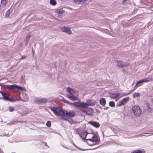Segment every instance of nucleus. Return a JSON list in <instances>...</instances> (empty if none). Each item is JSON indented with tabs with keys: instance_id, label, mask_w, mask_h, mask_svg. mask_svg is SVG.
Masks as SVG:
<instances>
[{
	"instance_id": "f257e3e1",
	"label": "nucleus",
	"mask_w": 153,
	"mask_h": 153,
	"mask_svg": "<svg viewBox=\"0 0 153 153\" xmlns=\"http://www.w3.org/2000/svg\"><path fill=\"white\" fill-rule=\"evenodd\" d=\"M51 110L54 113L57 117H63L65 116V110L60 108L56 107H50Z\"/></svg>"
},
{
	"instance_id": "f03ea898",
	"label": "nucleus",
	"mask_w": 153,
	"mask_h": 153,
	"mask_svg": "<svg viewBox=\"0 0 153 153\" xmlns=\"http://www.w3.org/2000/svg\"><path fill=\"white\" fill-rule=\"evenodd\" d=\"M4 87L12 91L15 92H18L19 91H25V89L24 87H22L16 85H4Z\"/></svg>"
},
{
	"instance_id": "7ed1b4c3",
	"label": "nucleus",
	"mask_w": 153,
	"mask_h": 153,
	"mask_svg": "<svg viewBox=\"0 0 153 153\" xmlns=\"http://www.w3.org/2000/svg\"><path fill=\"white\" fill-rule=\"evenodd\" d=\"M1 94L2 96H3V97H0V99H2L4 100L12 102L19 101V100L18 99H16L15 100L10 98L9 97V94H7L2 91Z\"/></svg>"
},
{
	"instance_id": "20e7f679",
	"label": "nucleus",
	"mask_w": 153,
	"mask_h": 153,
	"mask_svg": "<svg viewBox=\"0 0 153 153\" xmlns=\"http://www.w3.org/2000/svg\"><path fill=\"white\" fill-rule=\"evenodd\" d=\"M134 115L136 117L140 116L142 112V111L139 106L134 105L132 108Z\"/></svg>"
},
{
	"instance_id": "39448f33",
	"label": "nucleus",
	"mask_w": 153,
	"mask_h": 153,
	"mask_svg": "<svg viewBox=\"0 0 153 153\" xmlns=\"http://www.w3.org/2000/svg\"><path fill=\"white\" fill-rule=\"evenodd\" d=\"M117 65L119 68H122L124 67H127L129 66V64L125 62L123 63V62L120 60H117Z\"/></svg>"
},
{
	"instance_id": "423d86ee",
	"label": "nucleus",
	"mask_w": 153,
	"mask_h": 153,
	"mask_svg": "<svg viewBox=\"0 0 153 153\" xmlns=\"http://www.w3.org/2000/svg\"><path fill=\"white\" fill-rule=\"evenodd\" d=\"M67 117H74L75 115V113L74 111H65V116Z\"/></svg>"
},
{
	"instance_id": "0eeeda50",
	"label": "nucleus",
	"mask_w": 153,
	"mask_h": 153,
	"mask_svg": "<svg viewBox=\"0 0 153 153\" xmlns=\"http://www.w3.org/2000/svg\"><path fill=\"white\" fill-rule=\"evenodd\" d=\"M90 134H92L94 135L92 136V138H90V139H85V140H88L91 141L93 142H95V143H97V142H99V140L98 139L97 137V136H95L94 135V133H92Z\"/></svg>"
},
{
	"instance_id": "6e6552de",
	"label": "nucleus",
	"mask_w": 153,
	"mask_h": 153,
	"mask_svg": "<svg viewBox=\"0 0 153 153\" xmlns=\"http://www.w3.org/2000/svg\"><path fill=\"white\" fill-rule=\"evenodd\" d=\"M61 30L62 31L67 33L71 34V31L69 27L62 26L61 28Z\"/></svg>"
},
{
	"instance_id": "1a4fd4ad",
	"label": "nucleus",
	"mask_w": 153,
	"mask_h": 153,
	"mask_svg": "<svg viewBox=\"0 0 153 153\" xmlns=\"http://www.w3.org/2000/svg\"><path fill=\"white\" fill-rule=\"evenodd\" d=\"M88 123L96 128H99L100 126L99 123L97 122L90 121L88 122Z\"/></svg>"
},
{
	"instance_id": "9d476101",
	"label": "nucleus",
	"mask_w": 153,
	"mask_h": 153,
	"mask_svg": "<svg viewBox=\"0 0 153 153\" xmlns=\"http://www.w3.org/2000/svg\"><path fill=\"white\" fill-rule=\"evenodd\" d=\"M74 107H81L82 108H85L83 102H77L74 103Z\"/></svg>"
},
{
	"instance_id": "9b49d317",
	"label": "nucleus",
	"mask_w": 153,
	"mask_h": 153,
	"mask_svg": "<svg viewBox=\"0 0 153 153\" xmlns=\"http://www.w3.org/2000/svg\"><path fill=\"white\" fill-rule=\"evenodd\" d=\"M92 101V100H89L87 101V102L86 103L84 102V108H86L88 106H91L93 105L94 104V102H93Z\"/></svg>"
},
{
	"instance_id": "f8f14e48",
	"label": "nucleus",
	"mask_w": 153,
	"mask_h": 153,
	"mask_svg": "<svg viewBox=\"0 0 153 153\" xmlns=\"http://www.w3.org/2000/svg\"><path fill=\"white\" fill-rule=\"evenodd\" d=\"M87 131H84L82 132L79 134L80 137L83 139L85 140V139L86 136L88 134H89Z\"/></svg>"
},
{
	"instance_id": "ddd939ff",
	"label": "nucleus",
	"mask_w": 153,
	"mask_h": 153,
	"mask_svg": "<svg viewBox=\"0 0 153 153\" xmlns=\"http://www.w3.org/2000/svg\"><path fill=\"white\" fill-rule=\"evenodd\" d=\"M72 94H67V97L70 100L73 101H75L77 99V97L74 96Z\"/></svg>"
},
{
	"instance_id": "4468645a",
	"label": "nucleus",
	"mask_w": 153,
	"mask_h": 153,
	"mask_svg": "<svg viewBox=\"0 0 153 153\" xmlns=\"http://www.w3.org/2000/svg\"><path fill=\"white\" fill-rule=\"evenodd\" d=\"M47 101V99L46 98L36 99V101L41 103H45Z\"/></svg>"
},
{
	"instance_id": "2eb2a0df",
	"label": "nucleus",
	"mask_w": 153,
	"mask_h": 153,
	"mask_svg": "<svg viewBox=\"0 0 153 153\" xmlns=\"http://www.w3.org/2000/svg\"><path fill=\"white\" fill-rule=\"evenodd\" d=\"M147 82L145 79H141L138 81L136 84V86H137V87L140 86L141 85V84L143 82Z\"/></svg>"
},
{
	"instance_id": "dca6fc26",
	"label": "nucleus",
	"mask_w": 153,
	"mask_h": 153,
	"mask_svg": "<svg viewBox=\"0 0 153 153\" xmlns=\"http://www.w3.org/2000/svg\"><path fill=\"white\" fill-rule=\"evenodd\" d=\"M92 109L91 108H88L86 110V114L89 116H92Z\"/></svg>"
},
{
	"instance_id": "f3484780",
	"label": "nucleus",
	"mask_w": 153,
	"mask_h": 153,
	"mask_svg": "<svg viewBox=\"0 0 153 153\" xmlns=\"http://www.w3.org/2000/svg\"><path fill=\"white\" fill-rule=\"evenodd\" d=\"M129 99V97H127L123 98L120 101L121 102L123 105H124L128 101Z\"/></svg>"
},
{
	"instance_id": "a211bd4d",
	"label": "nucleus",
	"mask_w": 153,
	"mask_h": 153,
	"mask_svg": "<svg viewBox=\"0 0 153 153\" xmlns=\"http://www.w3.org/2000/svg\"><path fill=\"white\" fill-rule=\"evenodd\" d=\"M106 101L104 98H101L100 100V104L104 106L106 104Z\"/></svg>"
},
{
	"instance_id": "6ab92c4d",
	"label": "nucleus",
	"mask_w": 153,
	"mask_h": 153,
	"mask_svg": "<svg viewBox=\"0 0 153 153\" xmlns=\"http://www.w3.org/2000/svg\"><path fill=\"white\" fill-rule=\"evenodd\" d=\"M120 94L118 93H114L111 95L110 97L112 99H115L120 96Z\"/></svg>"
},
{
	"instance_id": "aec40b11",
	"label": "nucleus",
	"mask_w": 153,
	"mask_h": 153,
	"mask_svg": "<svg viewBox=\"0 0 153 153\" xmlns=\"http://www.w3.org/2000/svg\"><path fill=\"white\" fill-rule=\"evenodd\" d=\"M146 82H148L152 80V76L151 75H148L147 77L145 78Z\"/></svg>"
},
{
	"instance_id": "412c9836",
	"label": "nucleus",
	"mask_w": 153,
	"mask_h": 153,
	"mask_svg": "<svg viewBox=\"0 0 153 153\" xmlns=\"http://www.w3.org/2000/svg\"><path fill=\"white\" fill-rule=\"evenodd\" d=\"M67 89L68 92V94H74V91L73 89L70 87H68Z\"/></svg>"
},
{
	"instance_id": "4be33fe9",
	"label": "nucleus",
	"mask_w": 153,
	"mask_h": 153,
	"mask_svg": "<svg viewBox=\"0 0 153 153\" xmlns=\"http://www.w3.org/2000/svg\"><path fill=\"white\" fill-rule=\"evenodd\" d=\"M86 0H74L73 2L75 3L80 4L84 2Z\"/></svg>"
},
{
	"instance_id": "5701e85b",
	"label": "nucleus",
	"mask_w": 153,
	"mask_h": 153,
	"mask_svg": "<svg viewBox=\"0 0 153 153\" xmlns=\"http://www.w3.org/2000/svg\"><path fill=\"white\" fill-rule=\"evenodd\" d=\"M65 11L62 9H59V10H56V12L60 14H62L65 13Z\"/></svg>"
},
{
	"instance_id": "b1692460",
	"label": "nucleus",
	"mask_w": 153,
	"mask_h": 153,
	"mask_svg": "<svg viewBox=\"0 0 153 153\" xmlns=\"http://www.w3.org/2000/svg\"><path fill=\"white\" fill-rule=\"evenodd\" d=\"M146 105L147 107V109L148 112H150L152 111V108L149 106V103H147Z\"/></svg>"
},
{
	"instance_id": "393cba45",
	"label": "nucleus",
	"mask_w": 153,
	"mask_h": 153,
	"mask_svg": "<svg viewBox=\"0 0 153 153\" xmlns=\"http://www.w3.org/2000/svg\"><path fill=\"white\" fill-rule=\"evenodd\" d=\"M50 4L52 5H55L56 4V2L55 0H50Z\"/></svg>"
},
{
	"instance_id": "a878e982",
	"label": "nucleus",
	"mask_w": 153,
	"mask_h": 153,
	"mask_svg": "<svg viewBox=\"0 0 153 153\" xmlns=\"http://www.w3.org/2000/svg\"><path fill=\"white\" fill-rule=\"evenodd\" d=\"M10 14V9L8 10H7L5 13V16L6 17H7L9 16Z\"/></svg>"
},
{
	"instance_id": "bb28decb",
	"label": "nucleus",
	"mask_w": 153,
	"mask_h": 153,
	"mask_svg": "<svg viewBox=\"0 0 153 153\" xmlns=\"http://www.w3.org/2000/svg\"><path fill=\"white\" fill-rule=\"evenodd\" d=\"M23 98L25 100L24 101H26L28 99V95L26 94H23Z\"/></svg>"
},
{
	"instance_id": "cd10ccee",
	"label": "nucleus",
	"mask_w": 153,
	"mask_h": 153,
	"mask_svg": "<svg viewBox=\"0 0 153 153\" xmlns=\"http://www.w3.org/2000/svg\"><path fill=\"white\" fill-rule=\"evenodd\" d=\"M109 105L111 107H114L115 106V103L113 101H110L109 102Z\"/></svg>"
},
{
	"instance_id": "c85d7f7f",
	"label": "nucleus",
	"mask_w": 153,
	"mask_h": 153,
	"mask_svg": "<svg viewBox=\"0 0 153 153\" xmlns=\"http://www.w3.org/2000/svg\"><path fill=\"white\" fill-rule=\"evenodd\" d=\"M7 0H1V4L5 5L7 3Z\"/></svg>"
},
{
	"instance_id": "c756f323",
	"label": "nucleus",
	"mask_w": 153,
	"mask_h": 153,
	"mask_svg": "<svg viewBox=\"0 0 153 153\" xmlns=\"http://www.w3.org/2000/svg\"><path fill=\"white\" fill-rule=\"evenodd\" d=\"M140 94L139 93H135L133 95V97L134 98H135L136 97H138L140 96Z\"/></svg>"
},
{
	"instance_id": "7c9ffc66",
	"label": "nucleus",
	"mask_w": 153,
	"mask_h": 153,
	"mask_svg": "<svg viewBox=\"0 0 153 153\" xmlns=\"http://www.w3.org/2000/svg\"><path fill=\"white\" fill-rule=\"evenodd\" d=\"M8 108L9 111L11 112L13 111L14 110V108L11 106H9Z\"/></svg>"
},
{
	"instance_id": "2f4dec72",
	"label": "nucleus",
	"mask_w": 153,
	"mask_h": 153,
	"mask_svg": "<svg viewBox=\"0 0 153 153\" xmlns=\"http://www.w3.org/2000/svg\"><path fill=\"white\" fill-rule=\"evenodd\" d=\"M46 125L48 127H50L51 126V122L50 121H48L46 123Z\"/></svg>"
},
{
	"instance_id": "473e14b6",
	"label": "nucleus",
	"mask_w": 153,
	"mask_h": 153,
	"mask_svg": "<svg viewBox=\"0 0 153 153\" xmlns=\"http://www.w3.org/2000/svg\"><path fill=\"white\" fill-rule=\"evenodd\" d=\"M132 153H142V152L141 150H137L133 151Z\"/></svg>"
},
{
	"instance_id": "72a5a7b5",
	"label": "nucleus",
	"mask_w": 153,
	"mask_h": 153,
	"mask_svg": "<svg viewBox=\"0 0 153 153\" xmlns=\"http://www.w3.org/2000/svg\"><path fill=\"white\" fill-rule=\"evenodd\" d=\"M73 145L76 148L78 149H79L80 150L83 151H86V149H81L80 148H79L75 144H74V143H73Z\"/></svg>"
},
{
	"instance_id": "f704fd0d",
	"label": "nucleus",
	"mask_w": 153,
	"mask_h": 153,
	"mask_svg": "<svg viewBox=\"0 0 153 153\" xmlns=\"http://www.w3.org/2000/svg\"><path fill=\"white\" fill-rule=\"evenodd\" d=\"M122 105H123V104L121 101L118 102L117 104V106H120Z\"/></svg>"
},
{
	"instance_id": "c9c22d12",
	"label": "nucleus",
	"mask_w": 153,
	"mask_h": 153,
	"mask_svg": "<svg viewBox=\"0 0 153 153\" xmlns=\"http://www.w3.org/2000/svg\"><path fill=\"white\" fill-rule=\"evenodd\" d=\"M62 101L64 102L65 103H66L68 104H69V102L67 100L65 99L64 98L62 100Z\"/></svg>"
},
{
	"instance_id": "e433bc0d",
	"label": "nucleus",
	"mask_w": 153,
	"mask_h": 153,
	"mask_svg": "<svg viewBox=\"0 0 153 153\" xmlns=\"http://www.w3.org/2000/svg\"><path fill=\"white\" fill-rule=\"evenodd\" d=\"M62 119H63V120H64L66 121H67L68 122H69V123H71V122L69 120H68V119H67V118H63Z\"/></svg>"
},
{
	"instance_id": "4c0bfd02",
	"label": "nucleus",
	"mask_w": 153,
	"mask_h": 153,
	"mask_svg": "<svg viewBox=\"0 0 153 153\" xmlns=\"http://www.w3.org/2000/svg\"><path fill=\"white\" fill-rule=\"evenodd\" d=\"M0 136H6V137H8V134H4L3 135H0Z\"/></svg>"
},
{
	"instance_id": "58836bf2",
	"label": "nucleus",
	"mask_w": 153,
	"mask_h": 153,
	"mask_svg": "<svg viewBox=\"0 0 153 153\" xmlns=\"http://www.w3.org/2000/svg\"><path fill=\"white\" fill-rule=\"evenodd\" d=\"M98 148V147H95V148H93L92 149H86V150H94V149H95L97 148Z\"/></svg>"
},
{
	"instance_id": "ea45409f",
	"label": "nucleus",
	"mask_w": 153,
	"mask_h": 153,
	"mask_svg": "<svg viewBox=\"0 0 153 153\" xmlns=\"http://www.w3.org/2000/svg\"><path fill=\"white\" fill-rule=\"evenodd\" d=\"M87 143L88 144V145L89 146H93L94 145V144H90V143H89L88 142H87Z\"/></svg>"
},
{
	"instance_id": "a19ab883",
	"label": "nucleus",
	"mask_w": 153,
	"mask_h": 153,
	"mask_svg": "<svg viewBox=\"0 0 153 153\" xmlns=\"http://www.w3.org/2000/svg\"><path fill=\"white\" fill-rule=\"evenodd\" d=\"M26 57V56H22L21 58V59H22L25 58Z\"/></svg>"
},
{
	"instance_id": "79ce46f5",
	"label": "nucleus",
	"mask_w": 153,
	"mask_h": 153,
	"mask_svg": "<svg viewBox=\"0 0 153 153\" xmlns=\"http://www.w3.org/2000/svg\"><path fill=\"white\" fill-rule=\"evenodd\" d=\"M96 110L97 113H99L100 112V111L99 110L97 109H96Z\"/></svg>"
},
{
	"instance_id": "37998d69",
	"label": "nucleus",
	"mask_w": 153,
	"mask_h": 153,
	"mask_svg": "<svg viewBox=\"0 0 153 153\" xmlns=\"http://www.w3.org/2000/svg\"><path fill=\"white\" fill-rule=\"evenodd\" d=\"M109 107H106L105 108H104V109L105 110H107L108 109Z\"/></svg>"
},
{
	"instance_id": "c03bdc74",
	"label": "nucleus",
	"mask_w": 153,
	"mask_h": 153,
	"mask_svg": "<svg viewBox=\"0 0 153 153\" xmlns=\"http://www.w3.org/2000/svg\"><path fill=\"white\" fill-rule=\"evenodd\" d=\"M43 143L44 144H45V145H46V146H47V143H46V142H43Z\"/></svg>"
},
{
	"instance_id": "a18cd8bd",
	"label": "nucleus",
	"mask_w": 153,
	"mask_h": 153,
	"mask_svg": "<svg viewBox=\"0 0 153 153\" xmlns=\"http://www.w3.org/2000/svg\"><path fill=\"white\" fill-rule=\"evenodd\" d=\"M127 0H123V2H126Z\"/></svg>"
},
{
	"instance_id": "49530a36",
	"label": "nucleus",
	"mask_w": 153,
	"mask_h": 153,
	"mask_svg": "<svg viewBox=\"0 0 153 153\" xmlns=\"http://www.w3.org/2000/svg\"><path fill=\"white\" fill-rule=\"evenodd\" d=\"M153 133H152L151 135H153ZM150 135H151V134L149 135H148V136H150Z\"/></svg>"
},
{
	"instance_id": "de8ad7c7",
	"label": "nucleus",
	"mask_w": 153,
	"mask_h": 153,
	"mask_svg": "<svg viewBox=\"0 0 153 153\" xmlns=\"http://www.w3.org/2000/svg\"><path fill=\"white\" fill-rule=\"evenodd\" d=\"M0 86H2V84L1 83H0Z\"/></svg>"
},
{
	"instance_id": "09e8293b",
	"label": "nucleus",
	"mask_w": 153,
	"mask_h": 153,
	"mask_svg": "<svg viewBox=\"0 0 153 153\" xmlns=\"http://www.w3.org/2000/svg\"><path fill=\"white\" fill-rule=\"evenodd\" d=\"M2 91H0V93H1H1H2Z\"/></svg>"
},
{
	"instance_id": "8fccbe9b",
	"label": "nucleus",
	"mask_w": 153,
	"mask_h": 153,
	"mask_svg": "<svg viewBox=\"0 0 153 153\" xmlns=\"http://www.w3.org/2000/svg\"><path fill=\"white\" fill-rule=\"evenodd\" d=\"M29 37L28 36H27L26 38H27Z\"/></svg>"
},
{
	"instance_id": "3c124183",
	"label": "nucleus",
	"mask_w": 153,
	"mask_h": 153,
	"mask_svg": "<svg viewBox=\"0 0 153 153\" xmlns=\"http://www.w3.org/2000/svg\"><path fill=\"white\" fill-rule=\"evenodd\" d=\"M66 148L67 149H68V148Z\"/></svg>"
}]
</instances>
